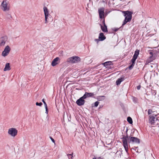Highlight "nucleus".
Returning a JSON list of instances; mask_svg holds the SVG:
<instances>
[{"label":"nucleus","mask_w":159,"mask_h":159,"mask_svg":"<svg viewBox=\"0 0 159 159\" xmlns=\"http://www.w3.org/2000/svg\"><path fill=\"white\" fill-rule=\"evenodd\" d=\"M99 104V102L98 101L94 103V106L95 107H97Z\"/></svg>","instance_id":"28"},{"label":"nucleus","mask_w":159,"mask_h":159,"mask_svg":"<svg viewBox=\"0 0 159 159\" xmlns=\"http://www.w3.org/2000/svg\"><path fill=\"white\" fill-rule=\"evenodd\" d=\"M127 120L130 124H131L133 123L132 119L129 116L128 117Z\"/></svg>","instance_id":"23"},{"label":"nucleus","mask_w":159,"mask_h":159,"mask_svg":"<svg viewBox=\"0 0 159 159\" xmlns=\"http://www.w3.org/2000/svg\"><path fill=\"white\" fill-rule=\"evenodd\" d=\"M43 104L42 102H40V103H38V102H36V105L37 106H41Z\"/></svg>","instance_id":"27"},{"label":"nucleus","mask_w":159,"mask_h":159,"mask_svg":"<svg viewBox=\"0 0 159 159\" xmlns=\"http://www.w3.org/2000/svg\"><path fill=\"white\" fill-rule=\"evenodd\" d=\"M42 101L43 102V103H44V105H45V107H47V105L46 104V102H45L44 99H43Z\"/></svg>","instance_id":"29"},{"label":"nucleus","mask_w":159,"mask_h":159,"mask_svg":"<svg viewBox=\"0 0 159 159\" xmlns=\"http://www.w3.org/2000/svg\"><path fill=\"white\" fill-rule=\"evenodd\" d=\"M151 67H152V66L151 65Z\"/></svg>","instance_id":"39"},{"label":"nucleus","mask_w":159,"mask_h":159,"mask_svg":"<svg viewBox=\"0 0 159 159\" xmlns=\"http://www.w3.org/2000/svg\"><path fill=\"white\" fill-rule=\"evenodd\" d=\"M11 68L10 66V64L9 63H7L5 66V67L4 69L3 70L4 71H6L7 70H11Z\"/></svg>","instance_id":"16"},{"label":"nucleus","mask_w":159,"mask_h":159,"mask_svg":"<svg viewBox=\"0 0 159 159\" xmlns=\"http://www.w3.org/2000/svg\"><path fill=\"white\" fill-rule=\"evenodd\" d=\"M98 159H104V158L102 157H98Z\"/></svg>","instance_id":"36"},{"label":"nucleus","mask_w":159,"mask_h":159,"mask_svg":"<svg viewBox=\"0 0 159 159\" xmlns=\"http://www.w3.org/2000/svg\"><path fill=\"white\" fill-rule=\"evenodd\" d=\"M60 62V59L58 57H57L54 59L52 61L51 65L52 66H54L59 64Z\"/></svg>","instance_id":"12"},{"label":"nucleus","mask_w":159,"mask_h":159,"mask_svg":"<svg viewBox=\"0 0 159 159\" xmlns=\"http://www.w3.org/2000/svg\"><path fill=\"white\" fill-rule=\"evenodd\" d=\"M125 80L124 77L119 78L116 81V84L117 85H119L121 82Z\"/></svg>","instance_id":"18"},{"label":"nucleus","mask_w":159,"mask_h":159,"mask_svg":"<svg viewBox=\"0 0 159 159\" xmlns=\"http://www.w3.org/2000/svg\"><path fill=\"white\" fill-rule=\"evenodd\" d=\"M86 94L87 95V98L92 97L94 95V93H88V92H86Z\"/></svg>","instance_id":"20"},{"label":"nucleus","mask_w":159,"mask_h":159,"mask_svg":"<svg viewBox=\"0 0 159 159\" xmlns=\"http://www.w3.org/2000/svg\"><path fill=\"white\" fill-rule=\"evenodd\" d=\"M121 139H122L123 146L126 152H128L129 149L128 139L129 140V143L131 142L132 143H140V139L135 137H128L127 135L126 136L123 135V137L121 138Z\"/></svg>","instance_id":"1"},{"label":"nucleus","mask_w":159,"mask_h":159,"mask_svg":"<svg viewBox=\"0 0 159 159\" xmlns=\"http://www.w3.org/2000/svg\"><path fill=\"white\" fill-rule=\"evenodd\" d=\"M1 8L4 11L9 10V6L8 5V3L7 0L3 1L1 5Z\"/></svg>","instance_id":"5"},{"label":"nucleus","mask_w":159,"mask_h":159,"mask_svg":"<svg viewBox=\"0 0 159 159\" xmlns=\"http://www.w3.org/2000/svg\"><path fill=\"white\" fill-rule=\"evenodd\" d=\"M101 28L103 32H108L107 26L106 25L103 26L101 25Z\"/></svg>","instance_id":"19"},{"label":"nucleus","mask_w":159,"mask_h":159,"mask_svg":"<svg viewBox=\"0 0 159 159\" xmlns=\"http://www.w3.org/2000/svg\"><path fill=\"white\" fill-rule=\"evenodd\" d=\"M157 120V118L155 117L150 116L149 118V122L152 125H154L155 122Z\"/></svg>","instance_id":"13"},{"label":"nucleus","mask_w":159,"mask_h":159,"mask_svg":"<svg viewBox=\"0 0 159 159\" xmlns=\"http://www.w3.org/2000/svg\"><path fill=\"white\" fill-rule=\"evenodd\" d=\"M103 25H106L105 24V20L104 19L103 20Z\"/></svg>","instance_id":"37"},{"label":"nucleus","mask_w":159,"mask_h":159,"mask_svg":"<svg viewBox=\"0 0 159 159\" xmlns=\"http://www.w3.org/2000/svg\"><path fill=\"white\" fill-rule=\"evenodd\" d=\"M122 12L124 14V16L125 17V19L122 25L123 26L127 22L131 21L132 19L133 12L128 11H122Z\"/></svg>","instance_id":"4"},{"label":"nucleus","mask_w":159,"mask_h":159,"mask_svg":"<svg viewBox=\"0 0 159 159\" xmlns=\"http://www.w3.org/2000/svg\"><path fill=\"white\" fill-rule=\"evenodd\" d=\"M104 7L98 9V12L99 14V17L101 19H104L105 18L104 15Z\"/></svg>","instance_id":"10"},{"label":"nucleus","mask_w":159,"mask_h":159,"mask_svg":"<svg viewBox=\"0 0 159 159\" xmlns=\"http://www.w3.org/2000/svg\"><path fill=\"white\" fill-rule=\"evenodd\" d=\"M98 38L99 39H100V41H103L106 38V37L104 35V34L102 33H100Z\"/></svg>","instance_id":"17"},{"label":"nucleus","mask_w":159,"mask_h":159,"mask_svg":"<svg viewBox=\"0 0 159 159\" xmlns=\"http://www.w3.org/2000/svg\"><path fill=\"white\" fill-rule=\"evenodd\" d=\"M136 59L133 57L131 59V61L132 63V64L129 67V70L132 69L135 64V61Z\"/></svg>","instance_id":"15"},{"label":"nucleus","mask_w":159,"mask_h":159,"mask_svg":"<svg viewBox=\"0 0 159 159\" xmlns=\"http://www.w3.org/2000/svg\"><path fill=\"white\" fill-rule=\"evenodd\" d=\"M158 49H153L152 50H149L148 51L149 54V58L146 61L145 65H149L151 62L152 61L156 59V57L159 55V52Z\"/></svg>","instance_id":"3"},{"label":"nucleus","mask_w":159,"mask_h":159,"mask_svg":"<svg viewBox=\"0 0 159 159\" xmlns=\"http://www.w3.org/2000/svg\"><path fill=\"white\" fill-rule=\"evenodd\" d=\"M73 153L72 152L71 154H67V156L68 157V158L69 159H72L73 158Z\"/></svg>","instance_id":"24"},{"label":"nucleus","mask_w":159,"mask_h":159,"mask_svg":"<svg viewBox=\"0 0 159 159\" xmlns=\"http://www.w3.org/2000/svg\"><path fill=\"white\" fill-rule=\"evenodd\" d=\"M105 98V96H99L97 98V99L99 101H102Z\"/></svg>","instance_id":"21"},{"label":"nucleus","mask_w":159,"mask_h":159,"mask_svg":"<svg viewBox=\"0 0 159 159\" xmlns=\"http://www.w3.org/2000/svg\"><path fill=\"white\" fill-rule=\"evenodd\" d=\"M43 10L45 16V23H47L48 22V17L49 16L48 11V8L46 7H44Z\"/></svg>","instance_id":"11"},{"label":"nucleus","mask_w":159,"mask_h":159,"mask_svg":"<svg viewBox=\"0 0 159 159\" xmlns=\"http://www.w3.org/2000/svg\"><path fill=\"white\" fill-rule=\"evenodd\" d=\"M141 86L140 85H139L137 87V89L138 90H139L141 88Z\"/></svg>","instance_id":"33"},{"label":"nucleus","mask_w":159,"mask_h":159,"mask_svg":"<svg viewBox=\"0 0 159 159\" xmlns=\"http://www.w3.org/2000/svg\"><path fill=\"white\" fill-rule=\"evenodd\" d=\"M112 62L111 61H107L103 63V64L105 66L110 65L111 64Z\"/></svg>","instance_id":"22"},{"label":"nucleus","mask_w":159,"mask_h":159,"mask_svg":"<svg viewBox=\"0 0 159 159\" xmlns=\"http://www.w3.org/2000/svg\"><path fill=\"white\" fill-rule=\"evenodd\" d=\"M82 99H86L87 98V95L86 94V93H85L84 94V95L81 97Z\"/></svg>","instance_id":"26"},{"label":"nucleus","mask_w":159,"mask_h":159,"mask_svg":"<svg viewBox=\"0 0 159 159\" xmlns=\"http://www.w3.org/2000/svg\"><path fill=\"white\" fill-rule=\"evenodd\" d=\"M17 130L14 128H11L9 129L8 133L11 136L15 137L17 135Z\"/></svg>","instance_id":"7"},{"label":"nucleus","mask_w":159,"mask_h":159,"mask_svg":"<svg viewBox=\"0 0 159 159\" xmlns=\"http://www.w3.org/2000/svg\"><path fill=\"white\" fill-rule=\"evenodd\" d=\"M92 159H97L95 157H94Z\"/></svg>","instance_id":"38"},{"label":"nucleus","mask_w":159,"mask_h":159,"mask_svg":"<svg viewBox=\"0 0 159 159\" xmlns=\"http://www.w3.org/2000/svg\"><path fill=\"white\" fill-rule=\"evenodd\" d=\"M152 111L151 109H149L148 111V113L149 115H150L152 113Z\"/></svg>","instance_id":"30"},{"label":"nucleus","mask_w":159,"mask_h":159,"mask_svg":"<svg viewBox=\"0 0 159 159\" xmlns=\"http://www.w3.org/2000/svg\"><path fill=\"white\" fill-rule=\"evenodd\" d=\"M95 41L96 42H97V43H98L99 42V41H100V39H95Z\"/></svg>","instance_id":"32"},{"label":"nucleus","mask_w":159,"mask_h":159,"mask_svg":"<svg viewBox=\"0 0 159 159\" xmlns=\"http://www.w3.org/2000/svg\"><path fill=\"white\" fill-rule=\"evenodd\" d=\"M138 57V56H136V55H134V56H133V57H134V58H135L136 59H137V57Z\"/></svg>","instance_id":"35"},{"label":"nucleus","mask_w":159,"mask_h":159,"mask_svg":"<svg viewBox=\"0 0 159 159\" xmlns=\"http://www.w3.org/2000/svg\"><path fill=\"white\" fill-rule=\"evenodd\" d=\"M8 38L7 36H4L0 38V46H4L7 41Z\"/></svg>","instance_id":"9"},{"label":"nucleus","mask_w":159,"mask_h":159,"mask_svg":"<svg viewBox=\"0 0 159 159\" xmlns=\"http://www.w3.org/2000/svg\"><path fill=\"white\" fill-rule=\"evenodd\" d=\"M85 100L80 98L79 99L77 100L76 102L77 104L79 106H81L84 104L85 103Z\"/></svg>","instance_id":"14"},{"label":"nucleus","mask_w":159,"mask_h":159,"mask_svg":"<svg viewBox=\"0 0 159 159\" xmlns=\"http://www.w3.org/2000/svg\"><path fill=\"white\" fill-rule=\"evenodd\" d=\"M10 47L8 46H6L2 53V55L4 57L7 56L10 52Z\"/></svg>","instance_id":"8"},{"label":"nucleus","mask_w":159,"mask_h":159,"mask_svg":"<svg viewBox=\"0 0 159 159\" xmlns=\"http://www.w3.org/2000/svg\"><path fill=\"white\" fill-rule=\"evenodd\" d=\"M158 49H153L152 50H149L148 51L149 54V58L146 61L145 65H149L151 62L152 61L156 59V57L159 55V52Z\"/></svg>","instance_id":"2"},{"label":"nucleus","mask_w":159,"mask_h":159,"mask_svg":"<svg viewBox=\"0 0 159 159\" xmlns=\"http://www.w3.org/2000/svg\"><path fill=\"white\" fill-rule=\"evenodd\" d=\"M50 138L52 140V142L53 143H55V140H54V139L51 137H50Z\"/></svg>","instance_id":"34"},{"label":"nucleus","mask_w":159,"mask_h":159,"mask_svg":"<svg viewBox=\"0 0 159 159\" xmlns=\"http://www.w3.org/2000/svg\"><path fill=\"white\" fill-rule=\"evenodd\" d=\"M139 53V51L137 50L136 51H135L134 55L137 56H138V55Z\"/></svg>","instance_id":"25"},{"label":"nucleus","mask_w":159,"mask_h":159,"mask_svg":"<svg viewBox=\"0 0 159 159\" xmlns=\"http://www.w3.org/2000/svg\"><path fill=\"white\" fill-rule=\"evenodd\" d=\"M45 107L46 109V113L48 114V111L47 106Z\"/></svg>","instance_id":"31"},{"label":"nucleus","mask_w":159,"mask_h":159,"mask_svg":"<svg viewBox=\"0 0 159 159\" xmlns=\"http://www.w3.org/2000/svg\"><path fill=\"white\" fill-rule=\"evenodd\" d=\"M80 58L78 56H73L67 59V62L69 63H77L80 61Z\"/></svg>","instance_id":"6"}]
</instances>
